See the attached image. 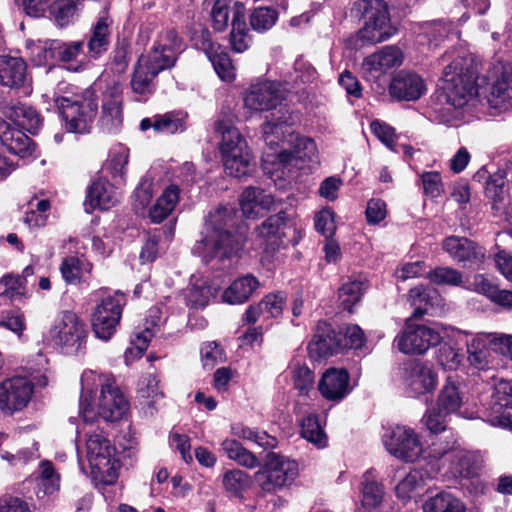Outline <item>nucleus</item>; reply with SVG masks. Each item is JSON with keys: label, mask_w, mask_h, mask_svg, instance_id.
Here are the masks:
<instances>
[{"label": "nucleus", "mask_w": 512, "mask_h": 512, "mask_svg": "<svg viewBox=\"0 0 512 512\" xmlns=\"http://www.w3.org/2000/svg\"><path fill=\"white\" fill-rule=\"evenodd\" d=\"M238 222L237 211L232 205L219 206L212 210L206 219L203 237L193 247V253L206 263L236 256L245 241Z\"/></svg>", "instance_id": "nucleus-1"}, {"label": "nucleus", "mask_w": 512, "mask_h": 512, "mask_svg": "<svg viewBox=\"0 0 512 512\" xmlns=\"http://www.w3.org/2000/svg\"><path fill=\"white\" fill-rule=\"evenodd\" d=\"M294 121L293 114L282 106L262 125L266 145L271 149L275 146L281 148L276 152L273 163L279 168L288 169L289 172L291 168H301L300 162L313 161L317 155V147L312 139L294 133L292 129Z\"/></svg>", "instance_id": "nucleus-2"}, {"label": "nucleus", "mask_w": 512, "mask_h": 512, "mask_svg": "<svg viewBox=\"0 0 512 512\" xmlns=\"http://www.w3.org/2000/svg\"><path fill=\"white\" fill-rule=\"evenodd\" d=\"M182 41L174 29L166 30L159 43L146 55L138 59L131 79V88L139 95H150L154 91V79L163 70L174 66Z\"/></svg>", "instance_id": "nucleus-3"}, {"label": "nucleus", "mask_w": 512, "mask_h": 512, "mask_svg": "<svg viewBox=\"0 0 512 512\" xmlns=\"http://www.w3.org/2000/svg\"><path fill=\"white\" fill-rule=\"evenodd\" d=\"M478 72L470 56L459 54L443 70L441 89L446 102L455 109H462L478 94Z\"/></svg>", "instance_id": "nucleus-4"}, {"label": "nucleus", "mask_w": 512, "mask_h": 512, "mask_svg": "<svg viewBox=\"0 0 512 512\" xmlns=\"http://www.w3.org/2000/svg\"><path fill=\"white\" fill-rule=\"evenodd\" d=\"M86 457L91 469V477L96 485H112L118 479L120 468L116 448L102 430L87 434L85 441Z\"/></svg>", "instance_id": "nucleus-5"}, {"label": "nucleus", "mask_w": 512, "mask_h": 512, "mask_svg": "<svg viewBox=\"0 0 512 512\" xmlns=\"http://www.w3.org/2000/svg\"><path fill=\"white\" fill-rule=\"evenodd\" d=\"M49 339L65 354H78L86 348L88 329L72 311H62L48 331Z\"/></svg>", "instance_id": "nucleus-6"}, {"label": "nucleus", "mask_w": 512, "mask_h": 512, "mask_svg": "<svg viewBox=\"0 0 512 512\" xmlns=\"http://www.w3.org/2000/svg\"><path fill=\"white\" fill-rule=\"evenodd\" d=\"M299 472L298 463L274 452L266 455L263 467L255 475V482L262 492L273 494L289 486Z\"/></svg>", "instance_id": "nucleus-7"}, {"label": "nucleus", "mask_w": 512, "mask_h": 512, "mask_svg": "<svg viewBox=\"0 0 512 512\" xmlns=\"http://www.w3.org/2000/svg\"><path fill=\"white\" fill-rule=\"evenodd\" d=\"M91 96V93L86 92ZM44 99H51L55 107L59 111L65 128L72 133H87L96 116L98 105L90 97L84 96L81 99H70L68 97L55 96L50 97L48 94L43 95Z\"/></svg>", "instance_id": "nucleus-8"}, {"label": "nucleus", "mask_w": 512, "mask_h": 512, "mask_svg": "<svg viewBox=\"0 0 512 512\" xmlns=\"http://www.w3.org/2000/svg\"><path fill=\"white\" fill-rule=\"evenodd\" d=\"M358 6L364 19V25L358 32L363 42L380 43L396 33L391 24L388 5L384 0H360Z\"/></svg>", "instance_id": "nucleus-9"}, {"label": "nucleus", "mask_w": 512, "mask_h": 512, "mask_svg": "<svg viewBox=\"0 0 512 512\" xmlns=\"http://www.w3.org/2000/svg\"><path fill=\"white\" fill-rule=\"evenodd\" d=\"M486 79L489 106L500 112L512 110V64L503 59H495L487 70Z\"/></svg>", "instance_id": "nucleus-10"}, {"label": "nucleus", "mask_w": 512, "mask_h": 512, "mask_svg": "<svg viewBox=\"0 0 512 512\" xmlns=\"http://www.w3.org/2000/svg\"><path fill=\"white\" fill-rule=\"evenodd\" d=\"M401 381L409 397L419 398L434 392L438 384V375L432 364L416 360L404 365Z\"/></svg>", "instance_id": "nucleus-11"}, {"label": "nucleus", "mask_w": 512, "mask_h": 512, "mask_svg": "<svg viewBox=\"0 0 512 512\" xmlns=\"http://www.w3.org/2000/svg\"><path fill=\"white\" fill-rule=\"evenodd\" d=\"M450 438L451 441H448L444 446L441 443L433 442L430 448L431 457L442 458L445 455H450V470L454 476L462 478L475 476L480 468L478 456L456 446V440L452 433Z\"/></svg>", "instance_id": "nucleus-12"}, {"label": "nucleus", "mask_w": 512, "mask_h": 512, "mask_svg": "<svg viewBox=\"0 0 512 512\" xmlns=\"http://www.w3.org/2000/svg\"><path fill=\"white\" fill-rule=\"evenodd\" d=\"M386 450L394 457L415 462L423 453L418 434L410 427L396 426L383 435Z\"/></svg>", "instance_id": "nucleus-13"}, {"label": "nucleus", "mask_w": 512, "mask_h": 512, "mask_svg": "<svg viewBox=\"0 0 512 512\" xmlns=\"http://www.w3.org/2000/svg\"><path fill=\"white\" fill-rule=\"evenodd\" d=\"M124 303V295L116 292L114 295L103 298L96 306L91 323L97 338L108 340L116 332Z\"/></svg>", "instance_id": "nucleus-14"}, {"label": "nucleus", "mask_w": 512, "mask_h": 512, "mask_svg": "<svg viewBox=\"0 0 512 512\" xmlns=\"http://www.w3.org/2000/svg\"><path fill=\"white\" fill-rule=\"evenodd\" d=\"M34 385L26 377H12L0 383V411L7 416L27 407Z\"/></svg>", "instance_id": "nucleus-15"}, {"label": "nucleus", "mask_w": 512, "mask_h": 512, "mask_svg": "<svg viewBox=\"0 0 512 512\" xmlns=\"http://www.w3.org/2000/svg\"><path fill=\"white\" fill-rule=\"evenodd\" d=\"M441 339L442 336L436 328L407 324L394 342L404 354H423L430 347L439 344Z\"/></svg>", "instance_id": "nucleus-16"}, {"label": "nucleus", "mask_w": 512, "mask_h": 512, "mask_svg": "<svg viewBox=\"0 0 512 512\" xmlns=\"http://www.w3.org/2000/svg\"><path fill=\"white\" fill-rule=\"evenodd\" d=\"M284 99L279 84L272 81L253 83L243 98L244 107L253 112H265L276 109Z\"/></svg>", "instance_id": "nucleus-17"}, {"label": "nucleus", "mask_w": 512, "mask_h": 512, "mask_svg": "<svg viewBox=\"0 0 512 512\" xmlns=\"http://www.w3.org/2000/svg\"><path fill=\"white\" fill-rule=\"evenodd\" d=\"M486 417L492 426L512 430V380L495 384Z\"/></svg>", "instance_id": "nucleus-18"}, {"label": "nucleus", "mask_w": 512, "mask_h": 512, "mask_svg": "<svg viewBox=\"0 0 512 512\" xmlns=\"http://www.w3.org/2000/svg\"><path fill=\"white\" fill-rule=\"evenodd\" d=\"M114 383L113 377L109 374H98L93 370L83 372L81 377L80 414L84 422H93L96 417L94 408L90 402L94 391H96L98 387H100L102 391L103 387Z\"/></svg>", "instance_id": "nucleus-19"}, {"label": "nucleus", "mask_w": 512, "mask_h": 512, "mask_svg": "<svg viewBox=\"0 0 512 512\" xmlns=\"http://www.w3.org/2000/svg\"><path fill=\"white\" fill-rule=\"evenodd\" d=\"M403 62V53L396 46H385L380 51L366 57L362 69L367 79H376L389 69L398 67Z\"/></svg>", "instance_id": "nucleus-20"}, {"label": "nucleus", "mask_w": 512, "mask_h": 512, "mask_svg": "<svg viewBox=\"0 0 512 512\" xmlns=\"http://www.w3.org/2000/svg\"><path fill=\"white\" fill-rule=\"evenodd\" d=\"M97 407L99 417L107 422H116L126 415L129 403L114 383L103 387Z\"/></svg>", "instance_id": "nucleus-21"}, {"label": "nucleus", "mask_w": 512, "mask_h": 512, "mask_svg": "<svg viewBox=\"0 0 512 512\" xmlns=\"http://www.w3.org/2000/svg\"><path fill=\"white\" fill-rule=\"evenodd\" d=\"M83 41L61 42L52 40L44 48L45 58L57 59L68 64L67 68L72 71H78L85 63Z\"/></svg>", "instance_id": "nucleus-22"}, {"label": "nucleus", "mask_w": 512, "mask_h": 512, "mask_svg": "<svg viewBox=\"0 0 512 512\" xmlns=\"http://www.w3.org/2000/svg\"><path fill=\"white\" fill-rule=\"evenodd\" d=\"M294 231L292 223L286 219L284 213L270 216L256 229L257 235L263 239L266 248L273 250L284 245V239Z\"/></svg>", "instance_id": "nucleus-23"}, {"label": "nucleus", "mask_w": 512, "mask_h": 512, "mask_svg": "<svg viewBox=\"0 0 512 512\" xmlns=\"http://www.w3.org/2000/svg\"><path fill=\"white\" fill-rule=\"evenodd\" d=\"M350 377L345 369H327L318 383L320 394L328 401L339 402L350 392Z\"/></svg>", "instance_id": "nucleus-24"}, {"label": "nucleus", "mask_w": 512, "mask_h": 512, "mask_svg": "<svg viewBox=\"0 0 512 512\" xmlns=\"http://www.w3.org/2000/svg\"><path fill=\"white\" fill-rule=\"evenodd\" d=\"M389 92L397 100L415 101L426 92V85L418 74L401 71L392 79Z\"/></svg>", "instance_id": "nucleus-25"}, {"label": "nucleus", "mask_w": 512, "mask_h": 512, "mask_svg": "<svg viewBox=\"0 0 512 512\" xmlns=\"http://www.w3.org/2000/svg\"><path fill=\"white\" fill-rule=\"evenodd\" d=\"M159 384L154 374H146L139 380L137 393L142 411L147 417L154 416L164 400V392Z\"/></svg>", "instance_id": "nucleus-26"}, {"label": "nucleus", "mask_w": 512, "mask_h": 512, "mask_svg": "<svg viewBox=\"0 0 512 512\" xmlns=\"http://www.w3.org/2000/svg\"><path fill=\"white\" fill-rule=\"evenodd\" d=\"M443 249L457 262L481 263L485 258L484 249L473 241L451 236L445 239Z\"/></svg>", "instance_id": "nucleus-27"}, {"label": "nucleus", "mask_w": 512, "mask_h": 512, "mask_svg": "<svg viewBox=\"0 0 512 512\" xmlns=\"http://www.w3.org/2000/svg\"><path fill=\"white\" fill-rule=\"evenodd\" d=\"M0 140L11 153L21 158L32 155L35 150L34 143L26 134L3 120H0Z\"/></svg>", "instance_id": "nucleus-28"}, {"label": "nucleus", "mask_w": 512, "mask_h": 512, "mask_svg": "<svg viewBox=\"0 0 512 512\" xmlns=\"http://www.w3.org/2000/svg\"><path fill=\"white\" fill-rule=\"evenodd\" d=\"M273 204V196L260 188L248 187L240 196V207L247 218H256L268 211Z\"/></svg>", "instance_id": "nucleus-29"}, {"label": "nucleus", "mask_w": 512, "mask_h": 512, "mask_svg": "<svg viewBox=\"0 0 512 512\" xmlns=\"http://www.w3.org/2000/svg\"><path fill=\"white\" fill-rule=\"evenodd\" d=\"M117 202V193L112 186L104 180H97L89 187L84 206L89 213L96 208L107 210Z\"/></svg>", "instance_id": "nucleus-30"}, {"label": "nucleus", "mask_w": 512, "mask_h": 512, "mask_svg": "<svg viewBox=\"0 0 512 512\" xmlns=\"http://www.w3.org/2000/svg\"><path fill=\"white\" fill-rule=\"evenodd\" d=\"M498 346V334L479 333L467 343V354L469 363L478 368L484 369L488 365L489 346Z\"/></svg>", "instance_id": "nucleus-31"}, {"label": "nucleus", "mask_w": 512, "mask_h": 512, "mask_svg": "<svg viewBox=\"0 0 512 512\" xmlns=\"http://www.w3.org/2000/svg\"><path fill=\"white\" fill-rule=\"evenodd\" d=\"M27 66L19 57L0 56V84L10 88H18L26 81Z\"/></svg>", "instance_id": "nucleus-32"}, {"label": "nucleus", "mask_w": 512, "mask_h": 512, "mask_svg": "<svg viewBox=\"0 0 512 512\" xmlns=\"http://www.w3.org/2000/svg\"><path fill=\"white\" fill-rule=\"evenodd\" d=\"M260 283L252 274H247L235 279L231 285L225 289L222 299L228 304H242L247 301Z\"/></svg>", "instance_id": "nucleus-33"}, {"label": "nucleus", "mask_w": 512, "mask_h": 512, "mask_svg": "<svg viewBox=\"0 0 512 512\" xmlns=\"http://www.w3.org/2000/svg\"><path fill=\"white\" fill-rule=\"evenodd\" d=\"M180 199V189L176 184L167 186L149 209V218L153 223H161L175 210Z\"/></svg>", "instance_id": "nucleus-34"}, {"label": "nucleus", "mask_w": 512, "mask_h": 512, "mask_svg": "<svg viewBox=\"0 0 512 512\" xmlns=\"http://www.w3.org/2000/svg\"><path fill=\"white\" fill-rule=\"evenodd\" d=\"M35 480L38 498L53 496L60 490V474L48 460L40 462Z\"/></svg>", "instance_id": "nucleus-35"}, {"label": "nucleus", "mask_w": 512, "mask_h": 512, "mask_svg": "<svg viewBox=\"0 0 512 512\" xmlns=\"http://www.w3.org/2000/svg\"><path fill=\"white\" fill-rule=\"evenodd\" d=\"M112 20L108 16L100 17L91 29L88 39V54L91 58H98L104 53L110 44Z\"/></svg>", "instance_id": "nucleus-36"}, {"label": "nucleus", "mask_w": 512, "mask_h": 512, "mask_svg": "<svg viewBox=\"0 0 512 512\" xmlns=\"http://www.w3.org/2000/svg\"><path fill=\"white\" fill-rule=\"evenodd\" d=\"M206 4L210 7V20L214 30L222 32L232 24L233 13L239 2L232 0H206Z\"/></svg>", "instance_id": "nucleus-37"}, {"label": "nucleus", "mask_w": 512, "mask_h": 512, "mask_svg": "<svg viewBox=\"0 0 512 512\" xmlns=\"http://www.w3.org/2000/svg\"><path fill=\"white\" fill-rule=\"evenodd\" d=\"M222 160L225 172L235 178L247 176L254 168L253 157L248 148L223 155Z\"/></svg>", "instance_id": "nucleus-38"}, {"label": "nucleus", "mask_w": 512, "mask_h": 512, "mask_svg": "<svg viewBox=\"0 0 512 512\" xmlns=\"http://www.w3.org/2000/svg\"><path fill=\"white\" fill-rule=\"evenodd\" d=\"M463 405V393L458 384L450 377L440 390L436 406L445 414H453L459 411Z\"/></svg>", "instance_id": "nucleus-39"}, {"label": "nucleus", "mask_w": 512, "mask_h": 512, "mask_svg": "<svg viewBox=\"0 0 512 512\" xmlns=\"http://www.w3.org/2000/svg\"><path fill=\"white\" fill-rule=\"evenodd\" d=\"M216 131L221 134L220 152L222 156L248 148L246 140L236 127L224 122H218L216 124Z\"/></svg>", "instance_id": "nucleus-40"}, {"label": "nucleus", "mask_w": 512, "mask_h": 512, "mask_svg": "<svg viewBox=\"0 0 512 512\" xmlns=\"http://www.w3.org/2000/svg\"><path fill=\"white\" fill-rule=\"evenodd\" d=\"M426 479L421 470H411L396 486L398 498L408 500L425 491Z\"/></svg>", "instance_id": "nucleus-41"}, {"label": "nucleus", "mask_w": 512, "mask_h": 512, "mask_svg": "<svg viewBox=\"0 0 512 512\" xmlns=\"http://www.w3.org/2000/svg\"><path fill=\"white\" fill-rule=\"evenodd\" d=\"M243 5H237L232 17V31L230 33L231 47L235 52L242 53L249 47L250 37L243 20Z\"/></svg>", "instance_id": "nucleus-42"}, {"label": "nucleus", "mask_w": 512, "mask_h": 512, "mask_svg": "<svg viewBox=\"0 0 512 512\" xmlns=\"http://www.w3.org/2000/svg\"><path fill=\"white\" fill-rule=\"evenodd\" d=\"M439 296L435 290L428 289L422 285L416 286L409 290L407 300L414 307L413 317H421L428 313L429 306L434 304V300H438Z\"/></svg>", "instance_id": "nucleus-43"}, {"label": "nucleus", "mask_w": 512, "mask_h": 512, "mask_svg": "<svg viewBox=\"0 0 512 512\" xmlns=\"http://www.w3.org/2000/svg\"><path fill=\"white\" fill-rule=\"evenodd\" d=\"M221 447L229 459L237 462L243 467L253 469L259 465L258 458L255 456V454L244 448L235 439H225L221 443Z\"/></svg>", "instance_id": "nucleus-44"}, {"label": "nucleus", "mask_w": 512, "mask_h": 512, "mask_svg": "<svg viewBox=\"0 0 512 512\" xmlns=\"http://www.w3.org/2000/svg\"><path fill=\"white\" fill-rule=\"evenodd\" d=\"M424 512H466L464 504L455 496L441 492L423 504Z\"/></svg>", "instance_id": "nucleus-45"}, {"label": "nucleus", "mask_w": 512, "mask_h": 512, "mask_svg": "<svg viewBox=\"0 0 512 512\" xmlns=\"http://www.w3.org/2000/svg\"><path fill=\"white\" fill-rule=\"evenodd\" d=\"M252 484L249 474L240 470H228L223 474L222 485L224 490L232 496L243 498V494Z\"/></svg>", "instance_id": "nucleus-46"}, {"label": "nucleus", "mask_w": 512, "mask_h": 512, "mask_svg": "<svg viewBox=\"0 0 512 512\" xmlns=\"http://www.w3.org/2000/svg\"><path fill=\"white\" fill-rule=\"evenodd\" d=\"M60 271L67 283L75 284L80 281L85 273L92 271V264L85 259L69 256L63 259Z\"/></svg>", "instance_id": "nucleus-47"}, {"label": "nucleus", "mask_w": 512, "mask_h": 512, "mask_svg": "<svg viewBox=\"0 0 512 512\" xmlns=\"http://www.w3.org/2000/svg\"><path fill=\"white\" fill-rule=\"evenodd\" d=\"M212 295L213 290L204 279L193 278L185 292V299L190 307L203 308L208 304Z\"/></svg>", "instance_id": "nucleus-48"}, {"label": "nucleus", "mask_w": 512, "mask_h": 512, "mask_svg": "<svg viewBox=\"0 0 512 512\" xmlns=\"http://www.w3.org/2000/svg\"><path fill=\"white\" fill-rule=\"evenodd\" d=\"M424 33L430 46L437 47L441 41L449 38H458L459 31L451 22L434 21L423 26Z\"/></svg>", "instance_id": "nucleus-49"}, {"label": "nucleus", "mask_w": 512, "mask_h": 512, "mask_svg": "<svg viewBox=\"0 0 512 512\" xmlns=\"http://www.w3.org/2000/svg\"><path fill=\"white\" fill-rule=\"evenodd\" d=\"M95 89L101 91L102 104L122 105V85L114 77L102 75L95 83Z\"/></svg>", "instance_id": "nucleus-50"}, {"label": "nucleus", "mask_w": 512, "mask_h": 512, "mask_svg": "<svg viewBox=\"0 0 512 512\" xmlns=\"http://www.w3.org/2000/svg\"><path fill=\"white\" fill-rule=\"evenodd\" d=\"M301 435L318 448H323L327 444V436L319 423L318 417L314 414L307 415L302 420Z\"/></svg>", "instance_id": "nucleus-51"}, {"label": "nucleus", "mask_w": 512, "mask_h": 512, "mask_svg": "<svg viewBox=\"0 0 512 512\" xmlns=\"http://www.w3.org/2000/svg\"><path fill=\"white\" fill-rule=\"evenodd\" d=\"M364 293V284L359 280H349L345 282L338 290V300L340 306L349 312L357 304Z\"/></svg>", "instance_id": "nucleus-52"}, {"label": "nucleus", "mask_w": 512, "mask_h": 512, "mask_svg": "<svg viewBox=\"0 0 512 512\" xmlns=\"http://www.w3.org/2000/svg\"><path fill=\"white\" fill-rule=\"evenodd\" d=\"M128 159L129 150L126 147L118 145L110 150L106 167L116 181L124 179Z\"/></svg>", "instance_id": "nucleus-53"}, {"label": "nucleus", "mask_w": 512, "mask_h": 512, "mask_svg": "<svg viewBox=\"0 0 512 512\" xmlns=\"http://www.w3.org/2000/svg\"><path fill=\"white\" fill-rule=\"evenodd\" d=\"M11 116L14 117L15 122L32 134L37 133L42 125V118L38 112L34 108L23 104L13 107Z\"/></svg>", "instance_id": "nucleus-54"}, {"label": "nucleus", "mask_w": 512, "mask_h": 512, "mask_svg": "<svg viewBox=\"0 0 512 512\" xmlns=\"http://www.w3.org/2000/svg\"><path fill=\"white\" fill-rule=\"evenodd\" d=\"M310 354L318 357H327L341 349V343L335 339V333L327 335L317 334L313 337L308 346Z\"/></svg>", "instance_id": "nucleus-55"}, {"label": "nucleus", "mask_w": 512, "mask_h": 512, "mask_svg": "<svg viewBox=\"0 0 512 512\" xmlns=\"http://www.w3.org/2000/svg\"><path fill=\"white\" fill-rule=\"evenodd\" d=\"M25 294V282L20 275L7 274L0 278V297L15 301Z\"/></svg>", "instance_id": "nucleus-56"}, {"label": "nucleus", "mask_w": 512, "mask_h": 512, "mask_svg": "<svg viewBox=\"0 0 512 512\" xmlns=\"http://www.w3.org/2000/svg\"><path fill=\"white\" fill-rule=\"evenodd\" d=\"M29 207L30 210L25 213L23 218L24 223L31 229L45 226L48 218L47 212L50 209V202L45 199L37 200L36 203L31 201Z\"/></svg>", "instance_id": "nucleus-57"}, {"label": "nucleus", "mask_w": 512, "mask_h": 512, "mask_svg": "<svg viewBox=\"0 0 512 512\" xmlns=\"http://www.w3.org/2000/svg\"><path fill=\"white\" fill-rule=\"evenodd\" d=\"M123 121L122 105L102 104L100 125L108 133H116Z\"/></svg>", "instance_id": "nucleus-58"}, {"label": "nucleus", "mask_w": 512, "mask_h": 512, "mask_svg": "<svg viewBox=\"0 0 512 512\" xmlns=\"http://www.w3.org/2000/svg\"><path fill=\"white\" fill-rule=\"evenodd\" d=\"M153 331L149 327L135 332L134 338L131 340L132 347L127 348L125 351V361L129 363L135 358H140L143 352L147 349L150 340L153 337Z\"/></svg>", "instance_id": "nucleus-59"}, {"label": "nucleus", "mask_w": 512, "mask_h": 512, "mask_svg": "<svg viewBox=\"0 0 512 512\" xmlns=\"http://www.w3.org/2000/svg\"><path fill=\"white\" fill-rule=\"evenodd\" d=\"M278 19L277 11L268 7L255 9L250 16L251 27L259 32L272 28Z\"/></svg>", "instance_id": "nucleus-60"}, {"label": "nucleus", "mask_w": 512, "mask_h": 512, "mask_svg": "<svg viewBox=\"0 0 512 512\" xmlns=\"http://www.w3.org/2000/svg\"><path fill=\"white\" fill-rule=\"evenodd\" d=\"M448 415L435 406L426 411L422 417V423L431 434L438 435L447 430Z\"/></svg>", "instance_id": "nucleus-61"}, {"label": "nucleus", "mask_w": 512, "mask_h": 512, "mask_svg": "<svg viewBox=\"0 0 512 512\" xmlns=\"http://www.w3.org/2000/svg\"><path fill=\"white\" fill-rule=\"evenodd\" d=\"M208 57L221 80L232 82L235 79V67L227 53H215Z\"/></svg>", "instance_id": "nucleus-62"}, {"label": "nucleus", "mask_w": 512, "mask_h": 512, "mask_svg": "<svg viewBox=\"0 0 512 512\" xmlns=\"http://www.w3.org/2000/svg\"><path fill=\"white\" fill-rule=\"evenodd\" d=\"M156 131L174 134L184 130V116L180 113H166L158 116L153 124Z\"/></svg>", "instance_id": "nucleus-63"}, {"label": "nucleus", "mask_w": 512, "mask_h": 512, "mask_svg": "<svg viewBox=\"0 0 512 512\" xmlns=\"http://www.w3.org/2000/svg\"><path fill=\"white\" fill-rule=\"evenodd\" d=\"M427 278L437 285L458 286L462 283L461 272L451 267H437L428 273Z\"/></svg>", "instance_id": "nucleus-64"}]
</instances>
